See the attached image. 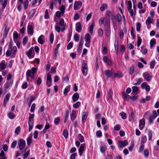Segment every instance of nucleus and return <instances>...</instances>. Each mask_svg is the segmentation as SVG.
<instances>
[{
  "label": "nucleus",
  "mask_w": 159,
  "mask_h": 159,
  "mask_svg": "<svg viewBox=\"0 0 159 159\" xmlns=\"http://www.w3.org/2000/svg\"><path fill=\"white\" fill-rule=\"evenodd\" d=\"M145 124V120L144 118H142L139 120V127L140 130H142L144 127Z\"/></svg>",
  "instance_id": "9"
},
{
  "label": "nucleus",
  "mask_w": 159,
  "mask_h": 159,
  "mask_svg": "<svg viewBox=\"0 0 159 159\" xmlns=\"http://www.w3.org/2000/svg\"><path fill=\"white\" fill-rule=\"evenodd\" d=\"M43 37V35H42L40 36L38 39V42L41 44H42L44 43V41L42 38Z\"/></svg>",
  "instance_id": "23"
},
{
  "label": "nucleus",
  "mask_w": 159,
  "mask_h": 159,
  "mask_svg": "<svg viewBox=\"0 0 159 159\" xmlns=\"http://www.w3.org/2000/svg\"><path fill=\"white\" fill-rule=\"evenodd\" d=\"M18 144L19 148L20 150H22L25 145V142L24 139H20L18 140Z\"/></svg>",
  "instance_id": "5"
},
{
  "label": "nucleus",
  "mask_w": 159,
  "mask_h": 159,
  "mask_svg": "<svg viewBox=\"0 0 159 159\" xmlns=\"http://www.w3.org/2000/svg\"><path fill=\"white\" fill-rule=\"evenodd\" d=\"M76 117V112L75 111L73 110L72 111L71 114V120H74Z\"/></svg>",
  "instance_id": "25"
},
{
  "label": "nucleus",
  "mask_w": 159,
  "mask_h": 159,
  "mask_svg": "<svg viewBox=\"0 0 159 159\" xmlns=\"http://www.w3.org/2000/svg\"><path fill=\"white\" fill-rule=\"evenodd\" d=\"M107 6L106 4H103L100 7V10L102 11H103L107 9Z\"/></svg>",
  "instance_id": "29"
},
{
  "label": "nucleus",
  "mask_w": 159,
  "mask_h": 159,
  "mask_svg": "<svg viewBox=\"0 0 159 159\" xmlns=\"http://www.w3.org/2000/svg\"><path fill=\"white\" fill-rule=\"evenodd\" d=\"M80 103L79 102H78L73 105V107L75 108H77L80 106Z\"/></svg>",
  "instance_id": "41"
},
{
  "label": "nucleus",
  "mask_w": 159,
  "mask_h": 159,
  "mask_svg": "<svg viewBox=\"0 0 159 159\" xmlns=\"http://www.w3.org/2000/svg\"><path fill=\"white\" fill-rule=\"evenodd\" d=\"M20 129V126L17 127L16 129L15 132L17 134H19Z\"/></svg>",
  "instance_id": "56"
},
{
  "label": "nucleus",
  "mask_w": 159,
  "mask_h": 159,
  "mask_svg": "<svg viewBox=\"0 0 159 159\" xmlns=\"http://www.w3.org/2000/svg\"><path fill=\"white\" fill-rule=\"evenodd\" d=\"M114 75L115 78H120L123 76L122 74L120 71H118L117 73H114Z\"/></svg>",
  "instance_id": "21"
},
{
  "label": "nucleus",
  "mask_w": 159,
  "mask_h": 159,
  "mask_svg": "<svg viewBox=\"0 0 159 159\" xmlns=\"http://www.w3.org/2000/svg\"><path fill=\"white\" fill-rule=\"evenodd\" d=\"M81 70L83 75H86L88 71V65L87 62H86L84 60L83 61L82 64Z\"/></svg>",
  "instance_id": "4"
},
{
  "label": "nucleus",
  "mask_w": 159,
  "mask_h": 159,
  "mask_svg": "<svg viewBox=\"0 0 159 159\" xmlns=\"http://www.w3.org/2000/svg\"><path fill=\"white\" fill-rule=\"evenodd\" d=\"M5 29L4 31V34L3 35V37L4 38H5L7 37L8 31V30H7V27L6 25L5 26Z\"/></svg>",
  "instance_id": "32"
},
{
  "label": "nucleus",
  "mask_w": 159,
  "mask_h": 159,
  "mask_svg": "<svg viewBox=\"0 0 159 159\" xmlns=\"http://www.w3.org/2000/svg\"><path fill=\"white\" fill-rule=\"evenodd\" d=\"M120 115L121 116L122 118L124 119L126 118V114L125 113L122 112L120 113Z\"/></svg>",
  "instance_id": "59"
},
{
  "label": "nucleus",
  "mask_w": 159,
  "mask_h": 159,
  "mask_svg": "<svg viewBox=\"0 0 159 159\" xmlns=\"http://www.w3.org/2000/svg\"><path fill=\"white\" fill-rule=\"evenodd\" d=\"M122 97L125 100L127 99L128 98L129 95L128 94H126L125 93L123 92L122 93Z\"/></svg>",
  "instance_id": "42"
},
{
  "label": "nucleus",
  "mask_w": 159,
  "mask_h": 159,
  "mask_svg": "<svg viewBox=\"0 0 159 159\" xmlns=\"http://www.w3.org/2000/svg\"><path fill=\"white\" fill-rule=\"evenodd\" d=\"M143 80L142 78L139 79L137 80V82L134 84V85H139L142 82H143Z\"/></svg>",
  "instance_id": "48"
},
{
  "label": "nucleus",
  "mask_w": 159,
  "mask_h": 159,
  "mask_svg": "<svg viewBox=\"0 0 159 159\" xmlns=\"http://www.w3.org/2000/svg\"><path fill=\"white\" fill-rule=\"evenodd\" d=\"M34 117V114H31L30 113L28 121V125L29 126V131H30L31 130H32L33 127Z\"/></svg>",
  "instance_id": "2"
},
{
  "label": "nucleus",
  "mask_w": 159,
  "mask_h": 159,
  "mask_svg": "<svg viewBox=\"0 0 159 159\" xmlns=\"http://www.w3.org/2000/svg\"><path fill=\"white\" fill-rule=\"evenodd\" d=\"M147 139L145 135L143 137H142L141 139V144H144V143L147 141Z\"/></svg>",
  "instance_id": "35"
},
{
  "label": "nucleus",
  "mask_w": 159,
  "mask_h": 159,
  "mask_svg": "<svg viewBox=\"0 0 159 159\" xmlns=\"http://www.w3.org/2000/svg\"><path fill=\"white\" fill-rule=\"evenodd\" d=\"M63 135L64 136L67 138L68 135V133L67 129H65L63 131Z\"/></svg>",
  "instance_id": "34"
},
{
  "label": "nucleus",
  "mask_w": 159,
  "mask_h": 159,
  "mask_svg": "<svg viewBox=\"0 0 159 159\" xmlns=\"http://www.w3.org/2000/svg\"><path fill=\"white\" fill-rule=\"evenodd\" d=\"M106 15H107L109 17V18H106V19H110V17H114V15L111 12L109 11H107L106 12Z\"/></svg>",
  "instance_id": "27"
},
{
  "label": "nucleus",
  "mask_w": 159,
  "mask_h": 159,
  "mask_svg": "<svg viewBox=\"0 0 159 159\" xmlns=\"http://www.w3.org/2000/svg\"><path fill=\"white\" fill-rule=\"evenodd\" d=\"M60 118L59 117H57L54 120V123L56 125L58 124L60 121Z\"/></svg>",
  "instance_id": "53"
},
{
  "label": "nucleus",
  "mask_w": 159,
  "mask_h": 159,
  "mask_svg": "<svg viewBox=\"0 0 159 159\" xmlns=\"http://www.w3.org/2000/svg\"><path fill=\"white\" fill-rule=\"evenodd\" d=\"M82 30L81 24L79 23H77L76 24V30L79 32H80Z\"/></svg>",
  "instance_id": "20"
},
{
  "label": "nucleus",
  "mask_w": 159,
  "mask_h": 159,
  "mask_svg": "<svg viewBox=\"0 0 159 159\" xmlns=\"http://www.w3.org/2000/svg\"><path fill=\"white\" fill-rule=\"evenodd\" d=\"M13 83V81L8 80L7 82L4 86V88L6 91L9 88L10 86H11Z\"/></svg>",
  "instance_id": "16"
},
{
  "label": "nucleus",
  "mask_w": 159,
  "mask_h": 159,
  "mask_svg": "<svg viewBox=\"0 0 159 159\" xmlns=\"http://www.w3.org/2000/svg\"><path fill=\"white\" fill-rule=\"evenodd\" d=\"M8 115L9 118L11 119H13L16 116L13 113L11 112L9 113Z\"/></svg>",
  "instance_id": "33"
},
{
  "label": "nucleus",
  "mask_w": 159,
  "mask_h": 159,
  "mask_svg": "<svg viewBox=\"0 0 159 159\" xmlns=\"http://www.w3.org/2000/svg\"><path fill=\"white\" fill-rule=\"evenodd\" d=\"M110 19H106L105 20L104 22V26L105 32L106 36L109 37L110 35L111 34V29H110Z\"/></svg>",
  "instance_id": "1"
},
{
  "label": "nucleus",
  "mask_w": 159,
  "mask_h": 159,
  "mask_svg": "<svg viewBox=\"0 0 159 159\" xmlns=\"http://www.w3.org/2000/svg\"><path fill=\"white\" fill-rule=\"evenodd\" d=\"M142 52L144 54H146L148 52V50L146 48H144L143 47H141Z\"/></svg>",
  "instance_id": "52"
},
{
  "label": "nucleus",
  "mask_w": 159,
  "mask_h": 159,
  "mask_svg": "<svg viewBox=\"0 0 159 159\" xmlns=\"http://www.w3.org/2000/svg\"><path fill=\"white\" fill-rule=\"evenodd\" d=\"M153 115H151L149 117V121L150 124L153 122L154 119L157 116V114L155 111H152Z\"/></svg>",
  "instance_id": "6"
},
{
  "label": "nucleus",
  "mask_w": 159,
  "mask_h": 159,
  "mask_svg": "<svg viewBox=\"0 0 159 159\" xmlns=\"http://www.w3.org/2000/svg\"><path fill=\"white\" fill-rule=\"evenodd\" d=\"M144 153L145 157H148L149 155V152L148 149H146L144 150Z\"/></svg>",
  "instance_id": "47"
},
{
  "label": "nucleus",
  "mask_w": 159,
  "mask_h": 159,
  "mask_svg": "<svg viewBox=\"0 0 159 159\" xmlns=\"http://www.w3.org/2000/svg\"><path fill=\"white\" fill-rule=\"evenodd\" d=\"M91 37H90V35L88 33L85 35V40L87 43L85 44V45L89 47V44L91 42Z\"/></svg>",
  "instance_id": "8"
},
{
  "label": "nucleus",
  "mask_w": 159,
  "mask_h": 159,
  "mask_svg": "<svg viewBox=\"0 0 159 159\" xmlns=\"http://www.w3.org/2000/svg\"><path fill=\"white\" fill-rule=\"evenodd\" d=\"M155 61L154 60L152 61L150 63V68L152 69L154 68L155 66Z\"/></svg>",
  "instance_id": "46"
},
{
  "label": "nucleus",
  "mask_w": 159,
  "mask_h": 159,
  "mask_svg": "<svg viewBox=\"0 0 159 159\" xmlns=\"http://www.w3.org/2000/svg\"><path fill=\"white\" fill-rule=\"evenodd\" d=\"M29 3V1L28 0H25L24 2V9H26L28 7V5Z\"/></svg>",
  "instance_id": "43"
},
{
  "label": "nucleus",
  "mask_w": 159,
  "mask_h": 159,
  "mask_svg": "<svg viewBox=\"0 0 159 159\" xmlns=\"http://www.w3.org/2000/svg\"><path fill=\"white\" fill-rule=\"evenodd\" d=\"M47 81H49L50 82H51L52 81L51 75L48 73V75L47 76Z\"/></svg>",
  "instance_id": "57"
},
{
  "label": "nucleus",
  "mask_w": 159,
  "mask_h": 159,
  "mask_svg": "<svg viewBox=\"0 0 159 159\" xmlns=\"http://www.w3.org/2000/svg\"><path fill=\"white\" fill-rule=\"evenodd\" d=\"M142 42V39L139 36L138 37L137 44L138 47H139Z\"/></svg>",
  "instance_id": "49"
},
{
  "label": "nucleus",
  "mask_w": 159,
  "mask_h": 159,
  "mask_svg": "<svg viewBox=\"0 0 159 159\" xmlns=\"http://www.w3.org/2000/svg\"><path fill=\"white\" fill-rule=\"evenodd\" d=\"M28 39L27 36H25L23 40V43L24 45H25L27 43Z\"/></svg>",
  "instance_id": "54"
},
{
  "label": "nucleus",
  "mask_w": 159,
  "mask_h": 159,
  "mask_svg": "<svg viewBox=\"0 0 159 159\" xmlns=\"http://www.w3.org/2000/svg\"><path fill=\"white\" fill-rule=\"evenodd\" d=\"M105 75L108 78L111 77L113 73V71L112 70H105Z\"/></svg>",
  "instance_id": "15"
},
{
  "label": "nucleus",
  "mask_w": 159,
  "mask_h": 159,
  "mask_svg": "<svg viewBox=\"0 0 159 159\" xmlns=\"http://www.w3.org/2000/svg\"><path fill=\"white\" fill-rule=\"evenodd\" d=\"M49 17V16L48 13V11L47 9H46L45 11V14L44 15V18L46 19H47Z\"/></svg>",
  "instance_id": "61"
},
{
  "label": "nucleus",
  "mask_w": 159,
  "mask_h": 159,
  "mask_svg": "<svg viewBox=\"0 0 159 159\" xmlns=\"http://www.w3.org/2000/svg\"><path fill=\"white\" fill-rule=\"evenodd\" d=\"M103 30L102 29H99L98 30V36L102 37L103 34Z\"/></svg>",
  "instance_id": "51"
},
{
  "label": "nucleus",
  "mask_w": 159,
  "mask_h": 159,
  "mask_svg": "<svg viewBox=\"0 0 159 159\" xmlns=\"http://www.w3.org/2000/svg\"><path fill=\"white\" fill-rule=\"evenodd\" d=\"M114 46L115 48V50L116 51V53L117 54L118 53V42L117 41H116L114 44Z\"/></svg>",
  "instance_id": "28"
},
{
  "label": "nucleus",
  "mask_w": 159,
  "mask_h": 159,
  "mask_svg": "<svg viewBox=\"0 0 159 159\" xmlns=\"http://www.w3.org/2000/svg\"><path fill=\"white\" fill-rule=\"evenodd\" d=\"M85 146H84L83 144H81L79 149V152H80V156L82 155V152L84 150V148Z\"/></svg>",
  "instance_id": "22"
},
{
  "label": "nucleus",
  "mask_w": 159,
  "mask_h": 159,
  "mask_svg": "<svg viewBox=\"0 0 159 159\" xmlns=\"http://www.w3.org/2000/svg\"><path fill=\"white\" fill-rule=\"evenodd\" d=\"M17 143V142L16 141H14L11 144V148H14L16 145Z\"/></svg>",
  "instance_id": "58"
},
{
  "label": "nucleus",
  "mask_w": 159,
  "mask_h": 159,
  "mask_svg": "<svg viewBox=\"0 0 159 159\" xmlns=\"http://www.w3.org/2000/svg\"><path fill=\"white\" fill-rule=\"evenodd\" d=\"M156 43V40L155 39H153L151 40L150 41V46L151 48Z\"/></svg>",
  "instance_id": "31"
},
{
  "label": "nucleus",
  "mask_w": 159,
  "mask_h": 159,
  "mask_svg": "<svg viewBox=\"0 0 159 159\" xmlns=\"http://www.w3.org/2000/svg\"><path fill=\"white\" fill-rule=\"evenodd\" d=\"M83 39L82 38L80 39V41L79 43V45L78 47V50H81L82 49V47L83 45Z\"/></svg>",
  "instance_id": "24"
},
{
  "label": "nucleus",
  "mask_w": 159,
  "mask_h": 159,
  "mask_svg": "<svg viewBox=\"0 0 159 159\" xmlns=\"http://www.w3.org/2000/svg\"><path fill=\"white\" fill-rule=\"evenodd\" d=\"M132 91L134 93H135L138 90V88L137 86H134L132 87Z\"/></svg>",
  "instance_id": "64"
},
{
  "label": "nucleus",
  "mask_w": 159,
  "mask_h": 159,
  "mask_svg": "<svg viewBox=\"0 0 159 159\" xmlns=\"http://www.w3.org/2000/svg\"><path fill=\"white\" fill-rule=\"evenodd\" d=\"M27 32L28 34H33L34 33V29L32 25H29L27 27Z\"/></svg>",
  "instance_id": "14"
},
{
  "label": "nucleus",
  "mask_w": 159,
  "mask_h": 159,
  "mask_svg": "<svg viewBox=\"0 0 159 159\" xmlns=\"http://www.w3.org/2000/svg\"><path fill=\"white\" fill-rule=\"evenodd\" d=\"M69 115V112L67 110L66 111V112L64 116L65 119L64 120V123H66L67 120L68 118V116Z\"/></svg>",
  "instance_id": "26"
},
{
  "label": "nucleus",
  "mask_w": 159,
  "mask_h": 159,
  "mask_svg": "<svg viewBox=\"0 0 159 159\" xmlns=\"http://www.w3.org/2000/svg\"><path fill=\"white\" fill-rule=\"evenodd\" d=\"M37 69L36 68L33 67L31 70H28L26 73L27 77H30L32 79L34 78V75L37 72Z\"/></svg>",
  "instance_id": "3"
},
{
  "label": "nucleus",
  "mask_w": 159,
  "mask_h": 159,
  "mask_svg": "<svg viewBox=\"0 0 159 159\" xmlns=\"http://www.w3.org/2000/svg\"><path fill=\"white\" fill-rule=\"evenodd\" d=\"M78 139L81 143L83 142L84 141V137L80 134H79L78 135Z\"/></svg>",
  "instance_id": "37"
},
{
  "label": "nucleus",
  "mask_w": 159,
  "mask_h": 159,
  "mask_svg": "<svg viewBox=\"0 0 159 159\" xmlns=\"http://www.w3.org/2000/svg\"><path fill=\"white\" fill-rule=\"evenodd\" d=\"M70 91V88L68 87H66V88L64 90L63 93L64 95L66 96L67 93Z\"/></svg>",
  "instance_id": "44"
},
{
  "label": "nucleus",
  "mask_w": 159,
  "mask_h": 159,
  "mask_svg": "<svg viewBox=\"0 0 159 159\" xmlns=\"http://www.w3.org/2000/svg\"><path fill=\"white\" fill-rule=\"evenodd\" d=\"M12 53L13 54H16L17 51V48L16 46L13 47L12 49H11Z\"/></svg>",
  "instance_id": "38"
},
{
  "label": "nucleus",
  "mask_w": 159,
  "mask_h": 159,
  "mask_svg": "<svg viewBox=\"0 0 159 159\" xmlns=\"http://www.w3.org/2000/svg\"><path fill=\"white\" fill-rule=\"evenodd\" d=\"M128 142L126 140H125L123 141H119L118 142V146L121 148L127 146L128 144Z\"/></svg>",
  "instance_id": "7"
},
{
  "label": "nucleus",
  "mask_w": 159,
  "mask_h": 159,
  "mask_svg": "<svg viewBox=\"0 0 159 159\" xmlns=\"http://www.w3.org/2000/svg\"><path fill=\"white\" fill-rule=\"evenodd\" d=\"M153 18L151 17H148L146 21V23L147 25H148V26L150 25L151 23H152L153 21Z\"/></svg>",
  "instance_id": "19"
},
{
  "label": "nucleus",
  "mask_w": 159,
  "mask_h": 159,
  "mask_svg": "<svg viewBox=\"0 0 159 159\" xmlns=\"http://www.w3.org/2000/svg\"><path fill=\"white\" fill-rule=\"evenodd\" d=\"M82 3L80 1H75L74 4V9L77 10L79 9L82 6Z\"/></svg>",
  "instance_id": "10"
},
{
  "label": "nucleus",
  "mask_w": 159,
  "mask_h": 159,
  "mask_svg": "<svg viewBox=\"0 0 159 159\" xmlns=\"http://www.w3.org/2000/svg\"><path fill=\"white\" fill-rule=\"evenodd\" d=\"M65 9V7L63 5H62L61 6V7L60 8V11H61V13L62 14H63L64 13Z\"/></svg>",
  "instance_id": "60"
},
{
  "label": "nucleus",
  "mask_w": 159,
  "mask_h": 159,
  "mask_svg": "<svg viewBox=\"0 0 159 159\" xmlns=\"http://www.w3.org/2000/svg\"><path fill=\"white\" fill-rule=\"evenodd\" d=\"M30 150H29L27 151L25 153H24L23 154V156H24L23 159H26V158H27V157H28V156H29V155L30 154Z\"/></svg>",
  "instance_id": "40"
},
{
  "label": "nucleus",
  "mask_w": 159,
  "mask_h": 159,
  "mask_svg": "<svg viewBox=\"0 0 159 159\" xmlns=\"http://www.w3.org/2000/svg\"><path fill=\"white\" fill-rule=\"evenodd\" d=\"M73 46V43L71 42H70L67 45V48L68 50L70 49Z\"/></svg>",
  "instance_id": "63"
},
{
  "label": "nucleus",
  "mask_w": 159,
  "mask_h": 159,
  "mask_svg": "<svg viewBox=\"0 0 159 159\" xmlns=\"http://www.w3.org/2000/svg\"><path fill=\"white\" fill-rule=\"evenodd\" d=\"M34 52L33 48H31L29 51L26 52V55L30 58H31L34 57V55L32 54V53Z\"/></svg>",
  "instance_id": "12"
},
{
  "label": "nucleus",
  "mask_w": 159,
  "mask_h": 159,
  "mask_svg": "<svg viewBox=\"0 0 159 159\" xmlns=\"http://www.w3.org/2000/svg\"><path fill=\"white\" fill-rule=\"evenodd\" d=\"M80 97L78 93H75L72 97L73 102H74L77 101Z\"/></svg>",
  "instance_id": "13"
},
{
  "label": "nucleus",
  "mask_w": 159,
  "mask_h": 159,
  "mask_svg": "<svg viewBox=\"0 0 159 159\" xmlns=\"http://www.w3.org/2000/svg\"><path fill=\"white\" fill-rule=\"evenodd\" d=\"M35 9H32L30 12V14L29 15V19H31L33 17L35 14Z\"/></svg>",
  "instance_id": "30"
},
{
  "label": "nucleus",
  "mask_w": 159,
  "mask_h": 159,
  "mask_svg": "<svg viewBox=\"0 0 159 159\" xmlns=\"http://www.w3.org/2000/svg\"><path fill=\"white\" fill-rule=\"evenodd\" d=\"M32 134H31L29 135L27 139V144L28 146L30 145L32 142Z\"/></svg>",
  "instance_id": "18"
},
{
  "label": "nucleus",
  "mask_w": 159,
  "mask_h": 159,
  "mask_svg": "<svg viewBox=\"0 0 159 159\" xmlns=\"http://www.w3.org/2000/svg\"><path fill=\"white\" fill-rule=\"evenodd\" d=\"M128 11H129L130 16L132 17L133 16L134 12L136 11V10H133V9H130L129 10H128Z\"/></svg>",
  "instance_id": "45"
},
{
  "label": "nucleus",
  "mask_w": 159,
  "mask_h": 159,
  "mask_svg": "<svg viewBox=\"0 0 159 159\" xmlns=\"http://www.w3.org/2000/svg\"><path fill=\"white\" fill-rule=\"evenodd\" d=\"M87 117V114H84L83 115L82 118V122L84 123L85 122Z\"/></svg>",
  "instance_id": "50"
},
{
  "label": "nucleus",
  "mask_w": 159,
  "mask_h": 159,
  "mask_svg": "<svg viewBox=\"0 0 159 159\" xmlns=\"http://www.w3.org/2000/svg\"><path fill=\"white\" fill-rule=\"evenodd\" d=\"M141 26V23L139 22H137L136 25V30L137 31L139 32L140 31Z\"/></svg>",
  "instance_id": "36"
},
{
  "label": "nucleus",
  "mask_w": 159,
  "mask_h": 159,
  "mask_svg": "<svg viewBox=\"0 0 159 159\" xmlns=\"http://www.w3.org/2000/svg\"><path fill=\"white\" fill-rule=\"evenodd\" d=\"M7 1L8 0H4L2 2L3 8H4L6 7L7 4Z\"/></svg>",
  "instance_id": "39"
},
{
  "label": "nucleus",
  "mask_w": 159,
  "mask_h": 159,
  "mask_svg": "<svg viewBox=\"0 0 159 159\" xmlns=\"http://www.w3.org/2000/svg\"><path fill=\"white\" fill-rule=\"evenodd\" d=\"M50 40L51 43H52L54 40V35L52 33L50 34Z\"/></svg>",
  "instance_id": "62"
},
{
  "label": "nucleus",
  "mask_w": 159,
  "mask_h": 159,
  "mask_svg": "<svg viewBox=\"0 0 159 159\" xmlns=\"http://www.w3.org/2000/svg\"><path fill=\"white\" fill-rule=\"evenodd\" d=\"M148 140H151L152 136V133L151 130H149L148 132Z\"/></svg>",
  "instance_id": "55"
},
{
  "label": "nucleus",
  "mask_w": 159,
  "mask_h": 159,
  "mask_svg": "<svg viewBox=\"0 0 159 159\" xmlns=\"http://www.w3.org/2000/svg\"><path fill=\"white\" fill-rule=\"evenodd\" d=\"M6 66L5 64V61L4 60H2L0 63V71L5 69Z\"/></svg>",
  "instance_id": "17"
},
{
  "label": "nucleus",
  "mask_w": 159,
  "mask_h": 159,
  "mask_svg": "<svg viewBox=\"0 0 159 159\" xmlns=\"http://www.w3.org/2000/svg\"><path fill=\"white\" fill-rule=\"evenodd\" d=\"M143 76L148 81H150L151 79V76L148 72L144 73L143 75Z\"/></svg>",
  "instance_id": "11"
}]
</instances>
